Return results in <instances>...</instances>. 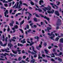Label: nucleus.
Wrapping results in <instances>:
<instances>
[{"mask_svg": "<svg viewBox=\"0 0 63 63\" xmlns=\"http://www.w3.org/2000/svg\"><path fill=\"white\" fill-rule=\"evenodd\" d=\"M14 27L16 29H18V26L17 25H16L14 26Z\"/></svg>", "mask_w": 63, "mask_h": 63, "instance_id": "nucleus-24", "label": "nucleus"}, {"mask_svg": "<svg viewBox=\"0 0 63 63\" xmlns=\"http://www.w3.org/2000/svg\"><path fill=\"white\" fill-rule=\"evenodd\" d=\"M58 57H55L54 58V59H55V60H57V59H58Z\"/></svg>", "mask_w": 63, "mask_h": 63, "instance_id": "nucleus-57", "label": "nucleus"}, {"mask_svg": "<svg viewBox=\"0 0 63 63\" xmlns=\"http://www.w3.org/2000/svg\"><path fill=\"white\" fill-rule=\"evenodd\" d=\"M24 23V20H23V21H22L20 23V25L21 26V25H22V24H23V23Z\"/></svg>", "mask_w": 63, "mask_h": 63, "instance_id": "nucleus-13", "label": "nucleus"}, {"mask_svg": "<svg viewBox=\"0 0 63 63\" xmlns=\"http://www.w3.org/2000/svg\"><path fill=\"white\" fill-rule=\"evenodd\" d=\"M8 54L6 53H5V54H3V56H6L7 55H8Z\"/></svg>", "mask_w": 63, "mask_h": 63, "instance_id": "nucleus-31", "label": "nucleus"}, {"mask_svg": "<svg viewBox=\"0 0 63 63\" xmlns=\"http://www.w3.org/2000/svg\"><path fill=\"white\" fill-rule=\"evenodd\" d=\"M30 31H31V30L30 29H29L27 31V32L28 33H29L30 32Z\"/></svg>", "mask_w": 63, "mask_h": 63, "instance_id": "nucleus-49", "label": "nucleus"}, {"mask_svg": "<svg viewBox=\"0 0 63 63\" xmlns=\"http://www.w3.org/2000/svg\"><path fill=\"white\" fill-rule=\"evenodd\" d=\"M23 40V41L22 43V44H24V43H26V41H25V39L24 38Z\"/></svg>", "mask_w": 63, "mask_h": 63, "instance_id": "nucleus-20", "label": "nucleus"}, {"mask_svg": "<svg viewBox=\"0 0 63 63\" xmlns=\"http://www.w3.org/2000/svg\"><path fill=\"white\" fill-rule=\"evenodd\" d=\"M12 51L13 52V53L14 54H16L17 53V51L18 52H20V51H21V50L19 49H17V50L14 51L13 50H12Z\"/></svg>", "mask_w": 63, "mask_h": 63, "instance_id": "nucleus-4", "label": "nucleus"}, {"mask_svg": "<svg viewBox=\"0 0 63 63\" xmlns=\"http://www.w3.org/2000/svg\"><path fill=\"white\" fill-rule=\"evenodd\" d=\"M30 19V17L28 16L27 19L28 20H29Z\"/></svg>", "mask_w": 63, "mask_h": 63, "instance_id": "nucleus-59", "label": "nucleus"}, {"mask_svg": "<svg viewBox=\"0 0 63 63\" xmlns=\"http://www.w3.org/2000/svg\"><path fill=\"white\" fill-rule=\"evenodd\" d=\"M28 8L29 9H30V10H31V9H32V7H31L30 6Z\"/></svg>", "mask_w": 63, "mask_h": 63, "instance_id": "nucleus-52", "label": "nucleus"}, {"mask_svg": "<svg viewBox=\"0 0 63 63\" xmlns=\"http://www.w3.org/2000/svg\"><path fill=\"white\" fill-rule=\"evenodd\" d=\"M18 5H16V7L15 8V9H16V8H18Z\"/></svg>", "mask_w": 63, "mask_h": 63, "instance_id": "nucleus-60", "label": "nucleus"}, {"mask_svg": "<svg viewBox=\"0 0 63 63\" xmlns=\"http://www.w3.org/2000/svg\"><path fill=\"white\" fill-rule=\"evenodd\" d=\"M33 20H34V21H35V22H37V21H38V20H37V19L36 18H33Z\"/></svg>", "mask_w": 63, "mask_h": 63, "instance_id": "nucleus-16", "label": "nucleus"}, {"mask_svg": "<svg viewBox=\"0 0 63 63\" xmlns=\"http://www.w3.org/2000/svg\"><path fill=\"white\" fill-rule=\"evenodd\" d=\"M22 53H23V54L25 53V51H24V50H23L22 51Z\"/></svg>", "mask_w": 63, "mask_h": 63, "instance_id": "nucleus-61", "label": "nucleus"}, {"mask_svg": "<svg viewBox=\"0 0 63 63\" xmlns=\"http://www.w3.org/2000/svg\"><path fill=\"white\" fill-rule=\"evenodd\" d=\"M59 38L58 37H57L56 38L55 40L56 41H58V40H59Z\"/></svg>", "mask_w": 63, "mask_h": 63, "instance_id": "nucleus-28", "label": "nucleus"}, {"mask_svg": "<svg viewBox=\"0 0 63 63\" xmlns=\"http://www.w3.org/2000/svg\"><path fill=\"white\" fill-rule=\"evenodd\" d=\"M35 53L36 54H32L35 55H34V57H35V58L37 57V54H36L35 53Z\"/></svg>", "mask_w": 63, "mask_h": 63, "instance_id": "nucleus-35", "label": "nucleus"}, {"mask_svg": "<svg viewBox=\"0 0 63 63\" xmlns=\"http://www.w3.org/2000/svg\"><path fill=\"white\" fill-rule=\"evenodd\" d=\"M13 11V10L12 9H11L9 11V13L10 14L12 13V12Z\"/></svg>", "mask_w": 63, "mask_h": 63, "instance_id": "nucleus-42", "label": "nucleus"}, {"mask_svg": "<svg viewBox=\"0 0 63 63\" xmlns=\"http://www.w3.org/2000/svg\"><path fill=\"white\" fill-rule=\"evenodd\" d=\"M43 61L44 62H47V60L43 59Z\"/></svg>", "mask_w": 63, "mask_h": 63, "instance_id": "nucleus-30", "label": "nucleus"}, {"mask_svg": "<svg viewBox=\"0 0 63 63\" xmlns=\"http://www.w3.org/2000/svg\"><path fill=\"white\" fill-rule=\"evenodd\" d=\"M22 62V63H26V61H23V60H22L21 61Z\"/></svg>", "mask_w": 63, "mask_h": 63, "instance_id": "nucleus-45", "label": "nucleus"}, {"mask_svg": "<svg viewBox=\"0 0 63 63\" xmlns=\"http://www.w3.org/2000/svg\"><path fill=\"white\" fill-rule=\"evenodd\" d=\"M33 26H34V27L35 28H37V25H34Z\"/></svg>", "mask_w": 63, "mask_h": 63, "instance_id": "nucleus-58", "label": "nucleus"}, {"mask_svg": "<svg viewBox=\"0 0 63 63\" xmlns=\"http://www.w3.org/2000/svg\"><path fill=\"white\" fill-rule=\"evenodd\" d=\"M58 21L57 23L56 24L57 26H60L61 24V20L60 19H58Z\"/></svg>", "mask_w": 63, "mask_h": 63, "instance_id": "nucleus-1", "label": "nucleus"}, {"mask_svg": "<svg viewBox=\"0 0 63 63\" xmlns=\"http://www.w3.org/2000/svg\"><path fill=\"white\" fill-rule=\"evenodd\" d=\"M45 9L46 10H49V11H51V10L49 8H48V7H45Z\"/></svg>", "mask_w": 63, "mask_h": 63, "instance_id": "nucleus-19", "label": "nucleus"}, {"mask_svg": "<svg viewBox=\"0 0 63 63\" xmlns=\"http://www.w3.org/2000/svg\"><path fill=\"white\" fill-rule=\"evenodd\" d=\"M19 30L22 33H23V30L21 29H19Z\"/></svg>", "mask_w": 63, "mask_h": 63, "instance_id": "nucleus-39", "label": "nucleus"}, {"mask_svg": "<svg viewBox=\"0 0 63 63\" xmlns=\"http://www.w3.org/2000/svg\"><path fill=\"white\" fill-rule=\"evenodd\" d=\"M53 52H56V50H55V49H54L53 50Z\"/></svg>", "mask_w": 63, "mask_h": 63, "instance_id": "nucleus-46", "label": "nucleus"}, {"mask_svg": "<svg viewBox=\"0 0 63 63\" xmlns=\"http://www.w3.org/2000/svg\"><path fill=\"white\" fill-rule=\"evenodd\" d=\"M34 1H35L36 3H38V0H34Z\"/></svg>", "mask_w": 63, "mask_h": 63, "instance_id": "nucleus-51", "label": "nucleus"}, {"mask_svg": "<svg viewBox=\"0 0 63 63\" xmlns=\"http://www.w3.org/2000/svg\"><path fill=\"white\" fill-rule=\"evenodd\" d=\"M38 11L39 12H42V10L40 9V8L38 9Z\"/></svg>", "mask_w": 63, "mask_h": 63, "instance_id": "nucleus-26", "label": "nucleus"}, {"mask_svg": "<svg viewBox=\"0 0 63 63\" xmlns=\"http://www.w3.org/2000/svg\"><path fill=\"white\" fill-rule=\"evenodd\" d=\"M36 48L39 50H40V48L39 47V46H36Z\"/></svg>", "mask_w": 63, "mask_h": 63, "instance_id": "nucleus-23", "label": "nucleus"}, {"mask_svg": "<svg viewBox=\"0 0 63 63\" xmlns=\"http://www.w3.org/2000/svg\"><path fill=\"white\" fill-rule=\"evenodd\" d=\"M45 8H46V7H44L45 9L43 8V10H44V12H47V11L46 10V9Z\"/></svg>", "mask_w": 63, "mask_h": 63, "instance_id": "nucleus-38", "label": "nucleus"}, {"mask_svg": "<svg viewBox=\"0 0 63 63\" xmlns=\"http://www.w3.org/2000/svg\"><path fill=\"white\" fill-rule=\"evenodd\" d=\"M48 48H49V49H50V48H51V46H50L49 47H48Z\"/></svg>", "mask_w": 63, "mask_h": 63, "instance_id": "nucleus-62", "label": "nucleus"}, {"mask_svg": "<svg viewBox=\"0 0 63 63\" xmlns=\"http://www.w3.org/2000/svg\"><path fill=\"white\" fill-rule=\"evenodd\" d=\"M34 43V42L31 43L30 44V46H32V45H33V44Z\"/></svg>", "mask_w": 63, "mask_h": 63, "instance_id": "nucleus-41", "label": "nucleus"}, {"mask_svg": "<svg viewBox=\"0 0 63 63\" xmlns=\"http://www.w3.org/2000/svg\"><path fill=\"white\" fill-rule=\"evenodd\" d=\"M0 60H2V61H5V60L4 59H3L0 58Z\"/></svg>", "mask_w": 63, "mask_h": 63, "instance_id": "nucleus-44", "label": "nucleus"}, {"mask_svg": "<svg viewBox=\"0 0 63 63\" xmlns=\"http://www.w3.org/2000/svg\"><path fill=\"white\" fill-rule=\"evenodd\" d=\"M58 60H59V61L60 62H62V59L58 57Z\"/></svg>", "mask_w": 63, "mask_h": 63, "instance_id": "nucleus-15", "label": "nucleus"}, {"mask_svg": "<svg viewBox=\"0 0 63 63\" xmlns=\"http://www.w3.org/2000/svg\"><path fill=\"white\" fill-rule=\"evenodd\" d=\"M45 53H46V54H48V50L45 49Z\"/></svg>", "mask_w": 63, "mask_h": 63, "instance_id": "nucleus-27", "label": "nucleus"}, {"mask_svg": "<svg viewBox=\"0 0 63 63\" xmlns=\"http://www.w3.org/2000/svg\"><path fill=\"white\" fill-rule=\"evenodd\" d=\"M40 48H41L42 47V45H41L39 44V46H38Z\"/></svg>", "mask_w": 63, "mask_h": 63, "instance_id": "nucleus-56", "label": "nucleus"}, {"mask_svg": "<svg viewBox=\"0 0 63 63\" xmlns=\"http://www.w3.org/2000/svg\"><path fill=\"white\" fill-rule=\"evenodd\" d=\"M40 16H41V17H44V18L45 19H46L47 20L49 21H49L50 19L49 18L47 17L46 16L44 17L43 15H42V14H40Z\"/></svg>", "mask_w": 63, "mask_h": 63, "instance_id": "nucleus-2", "label": "nucleus"}, {"mask_svg": "<svg viewBox=\"0 0 63 63\" xmlns=\"http://www.w3.org/2000/svg\"><path fill=\"white\" fill-rule=\"evenodd\" d=\"M47 28L48 32H50V31L49 30H50L52 29V28L49 27H47Z\"/></svg>", "mask_w": 63, "mask_h": 63, "instance_id": "nucleus-9", "label": "nucleus"}, {"mask_svg": "<svg viewBox=\"0 0 63 63\" xmlns=\"http://www.w3.org/2000/svg\"><path fill=\"white\" fill-rule=\"evenodd\" d=\"M51 61L53 62H55V60H54L53 59H51Z\"/></svg>", "mask_w": 63, "mask_h": 63, "instance_id": "nucleus-47", "label": "nucleus"}, {"mask_svg": "<svg viewBox=\"0 0 63 63\" xmlns=\"http://www.w3.org/2000/svg\"><path fill=\"white\" fill-rule=\"evenodd\" d=\"M28 52L29 53H31L32 54H36L35 53H34V52H31V51H30V50H29Z\"/></svg>", "mask_w": 63, "mask_h": 63, "instance_id": "nucleus-14", "label": "nucleus"}, {"mask_svg": "<svg viewBox=\"0 0 63 63\" xmlns=\"http://www.w3.org/2000/svg\"><path fill=\"white\" fill-rule=\"evenodd\" d=\"M14 23H15V22H14V21L13 20H12L11 23H10L9 24L10 26H13V24H14Z\"/></svg>", "mask_w": 63, "mask_h": 63, "instance_id": "nucleus-6", "label": "nucleus"}, {"mask_svg": "<svg viewBox=\"0 0 63 63\" xmlns=\"http://www.w3.org/2000/svg\"><path fill=\"white\" fill-rule=\"evenodd\" d=\"M21 59H22V58L21 57H19L18 60V61H20V60H21Z\"/></svg>", "mask_w": 63, "mask_h": 63, "instance_id": "nucleus-22", "label": "nucleus"}, {"mask_svg": "<svg viewBox=\"0 0 63 63\" xmlns=\"http://www.w3.org/2000/svg\"><path fill=\"white\" fill-rule=\"evenodd\" d=\"M29 16H30V17H31V16H32V14H31L30 13H29Z\"/></svg>", "mask_w": 63, "mask_h": 63, "instance_id": "nucleus-53", "label": "nucleus"}, {"mask_svg": "<svg viewBox=\"0 0 63 63\" xmlns=\"http://www.w3.org/2000/svg\"><path fill=\"white\" fill-rule=\"evenodd\" d=\"M43 45L44 46V47H47V43L46 42H44L43 43Z\"/></svg>", "mask_w": 63, "mask_h": 63, "instance_id": "nucleus-21", "label": "nucleus"}, {"mask_svg": "<svg viewBox=\"0 0 63 63\" xmlns=\"http://www.w3.org/2000/svg\"><path fill=\"white\" fill-rule=\"evenodd\" d=\"M30 4L32 6L34 5V3L33 2V1H31Z\"/></svg>", "mask_w": 63, "mask_h": 63, "instance_id": "nucleus-18", "label": "nucleus"}, {"mask_svg": "<svg viewBox=\"0 0 63 63\" xmlns=\"http://www.w3.org/2000/svg\"><path fill=\"white\" fill-rule=\"evenodd\" d=\"M4 6L5 7H8V4H5Z\"/></svg>", "mask_w": 63, "mask_h": 63, "instance_id": "nucleus-50", "label": "nucleus"}, {"mask_svg": "<svg viewBox=\"0 0 63 63\" xmlns=\"http://www.w3.org/2000/svg\"><path fill=\"white\" fill-rule=\"evenodd\" d=\"M47 12L48 13V14H53V13H54V10H52V11H47Z\"/></svg>", "mask_w": 63, "mask_h": 63, "instance_id": "nucleus-7", "label": "nucleus"}, {"mask_svg": "<svg viewBox=\"0 0 63 63\" xmlns=\"http://www.w3.org/2000/svg\"><path fill=\"white\" fill-rule=\"evenodd\" d=\"M19 3L21 5H22V2L21 0H20L19 1Z\"/></svg>", "mask_w": 63, "mask_h": 63, "instance_id": "nucleus-36", "label": "nucleus"}, {"mask_svg": "<svg viewBox=\"0 0 63 63\" xmlns=\"http://www.w3.org/2000/svg\"><path fill=\"white\" fill-rule=\"evenodd\" d=\"M60 43H63V38H61L59 40Z\"/></svg>", "mask_w": 63, "mask_h": 63, "instance_id": "nucleus-12", "label": "nucleus"}, {"mask_svg": "<svg viewBox=\"0 0 63 63\" xmlns=\"http://www.w3.org/2000/svg\"><path fill=\"white\" fill-rule=\"evenodd\" d=\"M39 4L40 5H42L44 3V1L42 0H40L39 1Z\"/></svg>", "mask_w": 63, "mask_h": 63, "instance_id": "nucleus-11", "label": "nucleus"}, {"mask_svg": "<svg viewBox=\"0 0 63 63\" xmlns=\"http://www.w3.org/2000/svg\"><path fill=\"white\" fill-rule=\"evenodd\" d=\"M12 42H16V40H15V39H12Z\"/></svg>", "mask_w": 63, "mask_h": 63, "instance_id": "nucleus-48", "label": "nucleus"}, {"mask_svg": "<svg viewBox=\"0 0 63 63\" xmlns=\"http://www.w3.org/2000/svg\"><path fill=\"white\" fill-rule=\"evenodd\" d=\"M26 27L27 29H29V25H27L26 26Z\"/></svg>", "mask_w": 63, "mask_h": 63, "instance_id": "nucleus-33", "label": "nucleus"}, {"mask_svg": "<svg viewBox=\"0 0 63 63\" xmlns=\"http://www.w3.org/2000/svg\"><path fill=\"white\" fill-rule=\"evenodd\" d=\"M35 16H36V17H40V16H39V15L36 14H35Z\"/></svg>", "mask_w": 63, "mask_h": 63, "instance_id": "nucleus-32", "label": "nucleus"}, {"mask_svg": "<svg viewBox=\"0 0 63 63\" xmlns=\"http://www.w3.org/2000/svg\"><path fill=\"white\" fill-rule=\"evenodd\" d=\"M23 5H25V6H27V7L28 6V5H27V4L24 3H23Z\"/></svg>", "mask_w": 63, "mask_h": 63, "instance_id": "nucleus-37", "label": "nucleus"}, {"mask_svg": "<svg viewBox=\"0 0 63 63\" xmlns=\"http://www.w3.org/2000/svg\"><path fill=\"white\" fill-rule=\"evenodd\" d=\"M52 55L53 56H51V57H55V56L54 55V54L53 53H52Z\"/></svg>", "mask_w": 63, "mask_h": 63, "instance_id": "nucleus-34", "label": "nucleus"}, {"mask_svg": "<svg viewBox=\"0 0 63 63\" xmlns=\"http://www.w3.org/2000/svg\"><path fill=\"white\" fill-rule=\"evenodd\" d=\"M37 42H38L39 41V37H38V36H37Z\"/></svg>", "mask_w": 63, "mask_h": 63, "instance_id": "nucleus-40", "label": "nucleus"}, {"mask_svg": "<svg viewBox=\"0 0 63 63\" xmlns=\"http://www.w3.org/2000/svg\"><path fill=\"white\" fill-rule=\"evenodd\" d=\"M8 47H10V48H11L13 46V45H12V44L11 43H10L8 44Z\"/></svg>", "mask_w": 63, "mask_h": 63, "instance_id": "nucleus-10", "label": "nucleus"}, {"mask_svg": "<svg viewBox=\"0 0 63 63\" xmlns=\"http://www.w3.org/2000/svg\"><path fill=\"white\" fill-rule=\"evenodd\" d=\"M53 33V32H51V34H50V33H48L47 34L48 35H49L50 36H53V37H55V35Z\"/></svg>", "mask_w": 63, "mask_h": 63, "instance_id": "nucleus-8", "label": "nucleus"}, {"mask_svg": "<svg viewBox=\"0 0 63 63\" xmlns=\"http://www.w3.org/2000/svg\"><path fill=\"white\" fill-rule=\"evenodd\" d=\"M0 44L1 45V46H2L3 47V43H2V41H0Z\"/></svg>", "mask_w": 63, "mask_h": 63, "instance_id": "nucleus-25", "label": "nucleus"}, {"mask_svg": "<svg viewBox=\"0 0 63 63\" xmlns=\"http://www.w3.org/2000/svg\"><path fill=\"white\" fill-rule=\"evenodd\" d=\"M25 58H26V56H24L23 57V59H25Z\"/></svg>", "mask_w": 63, "mask_h": 63, "instance_id": "nucleus-63", "label": "nucleus"}, {"mask_svg": "<svg viewBox=\"0 0 63 63\" xmlns=\"http://www.w3.org/2000/svg\"><path fill=\"white\" fill-rule=\"evenodd\" d=\"M21 14V13H18V14H17L16 15V16H18V15H20Z\"/></svg>", "mask_w": 63, "mask_h": 63, "instance_id": "nucleus-29", "label": "nucleus"}, {"mask_svg": "<svg viewBox=\"0 0 63 63\" xmlns=\"http://www.w3.org/2000/svg\"><path fill=\"white\" fill-rule=\"evenodd\" d=\"M32 49L33 50H35V48H34V47L33 46H32Z\"/></svg>", "mask_w": 63, "mask_h": 63, "instance_id": "nucleus-55", "label": "nucleus"}, {"mask_svg": "<svg viewBox=\"0 0 63 63\" xmlns=\"http://www.w3.org/2000/svg\"><path fill=\"white\" fill-rule=\"evenodd\" d=\"M7 42H6V43L3 44V47H5V46H7Z\"/></svg>", "mask_w": 63, "mask_h": 63, "instance_id": "nucleus-43", "label": "nucleus"}, {"mask_svg": "<svg viewBox=\"0 0 63 63\" xmlns=\"http://www.w3.org/2000/svg\"><path fill=\"white\" fill-rule=\"evenodd\" d=\"M61 46H62V44H59V47H61Z\"/></svg>", "mask_w": 63, "mask_h": 63, "instance_id": "nucleus-64", "label": "nucleus"}, {"mask_svg": "<svg viewBox=\"0 0 63 63\" xmlns=\"http://www.w3.org/2000/svg\"><path fill=\"white\" fill-rule=\"evenodd\" d=\"M35 60L34 59H33V60H31V62H32V63H34V62H35Z\"/></svg>", "mask_w": 63, "mask_h": 63, "instance_id": "nucleus-17", "label": "nucleus"}, {"mask_svg": "<svg viewBox=\"0 0 63 63\" xmlns=\"http://www.w3.org/2000/svg\"><path fill=\"white\" fill-rule=\"evenodd\" d=\"M9 12H8V10H6L5 12L4 13V16L5 17H9V15H7V14H8Z\"/></svg>", "mask_w": 63, "mask_h": 63, "instance_id": "nucleus-3", "label": "nucleus"}, {"mask_svg": "<svg viewBox=\"0 0 63 63\" xmlns=\"http://www.w3.org/2000/svg\"><path fill=\"white\" fill-rule=\"evenodd\" d=\"M55 15H57V16H60V14L58 11H55Z\"/></svg>", "mask_w": 63, "mask_h": 63, "instance_id": "nucleus-5", "label": "nucleus"}, {"mask_svg": "<svg viewBox=\"0 0 63 63\" xmlns=\"http://www.w3.org/2000/svg\"><path fill=\"white\" fill-rule=\"evenodd\" d=\"M16 24H17V25H19V23L17 21L16 22Z\"/></svg>", "mask_w": 63, "mask_h": 63, "instance_id": "nucleus-54", "label": "nucleus"}]
</instances>
